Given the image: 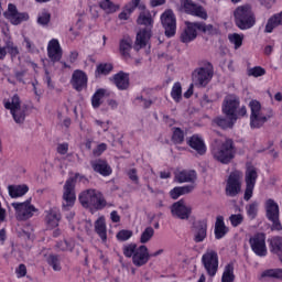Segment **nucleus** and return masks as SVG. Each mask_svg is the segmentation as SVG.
Masks as SVG:
<instances>
[{
	"label": "nucleus",
	"mask_w": 282,
	"mask_h": 282,
	"mask_svg": "<svg viewBox=\"0 0 282 282\" xmlns=\"http://www.w3.org/2000/svg\"><path fill=\"white\" fill-rule=\"evenodd\" d=\"M213 64L206 63L204 66L196 68L192 74L193 85L196 87H206L213 80Z\"/></svg>",
	"instance_id": "9"
},
{
	"label": "nucleus",
	"mask_w": 282,
	"mask_h": 282,
	"mask_svg": "<svg viewBox=\"0 0 282 282\" xmlns=\"http://www.w3.org/2000/svg\"><path fill=\"white\" fill-rule=\"evenodd\" d=\"M229 221L234 228L241 226L243 224V215L241 214H232L229 217Z\"/></svg>",
	"instance_id": "50"
},
{
	"label": "nucleus",
	"mask_w": 282,
	"mask_h": 282,
	"mask_svg": "<svg viewBox=\"0 0 282 282\" xmlns=\"http://www.w3.org/2000/svg\"><path fill=\"white\" fill-rule=\"evenodd\" d=\"M70 85L76 91H83V89L87 88V74L80 69L74 70Z\"/></svg>",
	"instance_id": "22"
},
{
	"label": "nucleus",
	"mask_w": 282,
	"mask_h": 282,
	"mask_svg": "<svg viewBox=\"0 0 282 282\" xmlns=\"http://www.w3.org/2000/svg\"><path fill=\"white\" fill-rule=\"evenodd\" d=\"M172 141L174 144H182L184 142V132L180 128H173Z\"/></svg>",
	"instance_id": "48"
},
{
	"label": "nucleus",
	"mask_w": 282,
	"mask_h": 282,
	"mask_svg": "<svg viewBox=\"0 0 282 282\" xmlns=\"http://www.w3.org/2000/svg\"><path fill=\"white\" fill-rule=\"evenodd\" d=\"M137 100H139L140 105H142L144 109H149V107L153 105V101H151V99H144L142 97H138Z\"/></svg>",
	"instance_id": "59"
},
{
	"label": "nucleus",
	"mask_w": 282,
	"mask_h": 282,
	"mask_svg": "<svg viewBox=\"0 0 282 282\" xmlns=\"http://www.w3.org/2000/svg\"><path fill=\"white\" fill-rule=\"evenodd\" d=\"M83 180V177L79 173L75 174V177L68 178L64 184V192L62 197V208L63 210H69V208L74 207V204H76V181Z\"/></svg>",
	"instance_id": "5"
},
{
	"label": "nucleus",
	"mask_w": 282,
	"mask_h": 282,
	"mask_svg": "<svg viewBox=\"0 0 282 282\" xmlns=\"http://www.w3.org/2000/svg\"><path fill=\"white\" fill-rule=\"evenodd\" d=\"M95 123L97 124V127H101L102 131H109V121L102 122L100 120H96Z\"/></svg>",
	"instance_id": "61"
},
{
	"label": "nucleus",
	"mask_w": 282,
	"mask_h": 282,
	"mask_svg": "<svg viewBox=\"0 0 282 282\" xmlns=\"http://www.w3.org/2000/svg\"><path fill=\"white\" fill-rule=\"evenodd\" d=\"M123 254L128 259L132 258V263L137 268H142V265H147L151 256L149 253V248L144 245L138 247L135 243H129L123 246Z\"/></svg>",
	"instance_id": "3"
},
{
	"label": "nucleus",
	"mask_w": 282,
	"mask_h": 282,
	"mask_svg": "<svg viewBox=\"0 0 282 282\" xmlns=\"http://www.w3.org/2000/svg\"><path fill=\"white\" fill-rule=\"evenodd\" d=\"M137 23L139 25H145L147 28L141 30L137 34L135 43H134V50L137 52H140L142 47H147V44L149 43V40L151 39V28H153V18H151V12L143 11L140 13Z\"/></svg>",
	"instance_id": "1"
},
{
	"label": "nucleus",
	"mask_w": 282,
	"mask_h": 282,
	"mask_svg": "<svg viewBox=\"0 0 282 282\" xmlns=\"http://www.w3.org/2000/svg\"><path fill=\"white\" fill-rule=\"evenodd\" d=\"M171 96L175 102H180L182 100V84L175 83L173 85Z\"/></svg>",
	"instance_id": "46"
},
{
	"label": "nucleus",
	"mask_w": 282,
	"mask_h": 282,
	"mask_svg": "<svg viewBox=\"0 0 282 282\" xmlns=\"http://www.w3.org/2000/svg\"><path fill=\"white\" fill-rule=\"evenodd\" d=\"M265 69L260 66H256L248 70V76H253L254 78H259V76H264Z\"/></svg>",
	"instance_id": "53"
},
{
	"label": "nucleus",
	"mask_w": 282,
	"mask_h": 282,
	"mask_svg": "<svg viewBox=\"0 0 282 282\" xmlns=\"http://www.w3.org/2000/svg\"><path fill=\"white\" fill-rule=\"evenodd\" d=\"M235 143L231 139H227L220 147L212 150L213 158L221 164H229L232 158H235Z\"/></svg>",
	"instance_id": "8"
},
{
	"label": "nucleus",
	"mask_w": 282,
	"mask_h": 282,
	"mask_svg": "<svg viewBox=\"0 0 282 282\" xmlns=\"http://www.w3.org/2000/svg\"><path fill=\"white\" fill-rule=\"evenodd\" d=\"M46 261L48 265L54 270V272H61V270H63V267L61 265V257L56 254H50Z\"/></svg>",
	"instance_id": "38"
},
{
	"label": "nucleus",
	"mask_w": 282,
	"mask_h": 282,
	"mask_svg": "<svg viewBox=\"0 0 282 282\" xmlns=\"http://www.w3.org/2000/svg\"><path fill=\"white\" fill-rule=\"evenodd\" d=\"M45 221L48 228H56L58 223L61 221V210L58 208L53 207L46 212Z\"/></svg>",
	"instance_id": "27"
},
{
	"label": "nucleus",
	"mask_w": 282,
	"mask_h": 282,
	"mask_svg": "<svg viewBox=\"0 0 282 282\" xmlns=\"http://www.w3.org/2000/svg\"><path fill=\"white\" fill-rule=\"evenodd\" d=\"M202 263L207 274H209V276H215L219 268V256L217 254V251L207 249L202 257Z\"/></svg>",
	"instance_id": "14"
},
{
	"label": "nucleus",
	"mask_w": 282,
	"mask_h": 282,
	"mask_svg": "<svg viewBox=\"0 0 282 282\" xmlns=\"http://www.w3.org/2000/svg\"><path fill=\"white\" fill-rule=\"evenodd\" d=\"M110 218L113 224H119L120 221V215H118V212L116 210L111 212Z\"/></svg>",
	"instance_id": "64"
},
{
	"label": "nucleus",
	"mask_w": 282,
	"mask_h": 282,
	"mask_svg": "<svg viewBox=\"0 0 282 282\" xmlns=\"http://www.w3.org/2000/svg\"><path fill=\"white\" fill-rule=\"evenodd\" d=\"M269 221L272 223L271 230H276L278 232H281L282 225H281V220L279 219V216L274 218H269Z\"/></svg>",
	"instance_id": "55"
},
{
	"label": "nucleus",
	"mask_w": 282,
	"mask_h": 282,
	"mask_svg": "<svg viewBox=\"0 0 282 282\" xmlns=\"http://www.w3.org/2000/svg\"><path fill=\"white\" fill-rule=\"evenodd\" d=\"M234 19L239 30H251L257 25V15L250 4L239 6L234 11Z\"/></svg>",
	"instance_id": "2"
},
{
	"label": "nucleus",
	"mask_w": 282,
	"mask_h": 282,
	"mask_svg": "<svg viewBox=\"0 0 282 282\" xmlns=\"http://www.w3.org/2000/svg\"><path fill=\"white\" fill-rule=\"evenodd\" d=\"M131 45H133V41L130 37H126L120 42V53L124 58H129V52H131Z\"/></svg>",
	"instance_id": "39"
},
{
	"label": "nucleus",
	"mask_w": 282,
	"mask_h": 282,
	"mask_svg": "<svg viewBox=\"0 0 282 282\" xmlns=\"http://www.w3.org/2000/svg\"><path fill=\"white\" fill-rule=\"evenodd\" d=\"M129 17H131V13H129L127 9H123V11L119 13L120 21H128Z\"/></svg>",
	"instance_id": "63"
},
{
	"label": "nucleus",
	"mask_w": 282,
	"mask_h": 282,
	"mask_svg": "<svg viewBox=\"0 0 282 282\" xmlns=\"http://www.w3.org/2000/svg\"><path fill=\"white\" fill-rule=\"evenodd\" d=\"M241 180H243V173L240 171H234L229 174L225 187L227 197H237L241 193Z\"/></svg>",
	"instance_id": "12"
},
{
	"label": "nucleus",
	"mask_w": 282,
	"mask_h": 282,
	"mask_svg": "<svg viewBox=\"0 0 282 282\" xmlns=\"http://www.w3.org/2000/svg\"><path fill=\"white\" fill-rule=\"evenodd\" d=\"M235 122H237V119L234 117H217L214 119V123L220 127V129H232Z\"/></svg>",
	"instance_id": "35"
},
{
	"label": "nucleus",
	"mask_w": 282,
	"mask_h": 282,
	"mask_svg": "<svg viewBox=\"0 0 282 282\" xmlns=\"http://www.w3.org/2000/svg\"><path fill=\"white\" fill-rule=\"evenodd\" d=\"M8 191L10 197H12V199H17L18 197H23V195H25L30 188L28 185H9Z\"/></svg>",
	"instance_id": "33"
},
{
	"label": "nucleus",
	"mask_w": 282,
	"mask_h": 282,
	"mask_svg": "<svg viewBox=\"0 0 282 282\" xmlns=\"http://www.w3.org/2000/svg\"><path fill=\"white\" fill-rule=\"evenodd\" d=\"M185 29L181 33L182 43H191L197 39V30L200 32H213V25L202 22H185Z\"/></svg>",
	"instance_id": "7"
},
{
	"label": "nucleus",
	"mask_w": 282,
	"mask_h": 282,
	"mask_svg": "<svg viewBox=\"0 0 282 282\" xmlns=\"http://www.w3.org/2000/svg\"><path fill=\"white\" fill-rule=\"evenodd\" d=\"M153 235H155L153 227H147L141 234L140 243H149L153 239Z\"/></svg>",
	"instance_id": "43"
},
{
	"label": "nucleus",
	"mask_w": 282,
	"mask_h": 282,
	"mask_svg": "<svg viewBox=\"0 0 282 282\" xmlns=\"http://www.w3.org/2000/svg\"><path fill=\"white\" fill-rule=\"evenodd\" d=\"M51 19H52V14H50L47 12V10H43L42 12H40L37 14V23H39V25H43V26L48 25Z\"/></svg>",
	"instance_id": "45"
},
{
	"label": "nucleus",
	"mask_w": 282,
	"mask_h": 282,
	"mask_svg": "<svg viewBox=\"0 0 282 282\" xmlns=\"http://www.w3.org/2000/svg\"><path fill=\"white\" fill-rule=\"evenodd\" d=\"M113 83L118 89L124 91V89H129V75L120 72L113 76Z\"/></svg>",
	"instance_id": "29"
},
{
	"label": "nucleus",
	"mask_w": 282,
	"mask_h": 282,
	"mask_svg": "<svg viewBox=\"0 0 282 282\" xmlns=\"http://www.w3.org/2000/svg\"><path fill=\"white\" fill-rule=\"evenodd\" d=\"M228 39L230 41V43H232V45H235V50H239V47H241V45H243V36L234 33V34H229Z\"/></svg>",
	"instance_id": "47"
},
{
	"label": "nucleus",
	"mask_w": 282,
	"mask_h": 282,
	"mask_svg": "<svg viewBox=\"0 0 282 282\" xmlns=\"http://www.w3.org/2000/svg\"><path fill=\"white\" fill-rule=\"evenodd\" d=\"M79 202L84 208H96L100 210L105 208L106 202L102 193L96 189H87L79 195Z\"/></svg>",
	"instance_id": "6"
},
{
	"label": "nucleus",
	"mask_w": 282,
	"mask_h": 282,
	"mask_svg": "<svg viewBox=\"0 0 282 282\" xmlns=\"http://www.w3.org/2000/svg\"><path fill=\"white\" fill-rule=\"evenodd\" d=\"M259 178V170L253 165H248L245 173L246 191L243 199L250 202L252 199V193H254V186L257 185V180Z\"/></svg>",
	"instance_id": "11"
},
{
	"label": "nucleus",
	"mask_w": 282,
	"mask_h": 282,
	"mask_svg": "<svg viewBox=\"0 0 282 282\" xmlns=\"http://www.w3.org/2000/svg\"><path fill=\"white\" fill-rule=\"evenodd\" d=\"M247 215L249 219H257V215L259 213V203L253 202L246 207Z\"/></svg>",
	"instance_id": "44"
},
{
	"label": "nucleus",
	"mask_w": 282,
	"mask_h": 282,
	"mask_svg": "<svg viewBox=\"0 0 282 282\" xmlns=\"http://www.w3.org/2000/svg\"><path fill=\"white\" fill-rule=\"evenodd\" d=\"M221 282H235V264L234 263L226 264L223 272Z\"/></svg>",
	"instance_id": "37"
},
{
	"label": "nucleus",
	"mask_w": 282,
	"mask_h": 282,
	"mask_svg": "<svg viewBox=\"0 0 282 282\" xmlns=\"http://www.w3.org/2000/svg\"><path fill=\"white\" fill-rule=\"evenodd\" d=\"M195 243H202L208 237V221L197 220L192 227Z\"/></svg>",
	"instance_id": "19"
},
{
	"label": "nucleus",
	"mask_w": 282,
	"mask_h": 282,
	"mask_svg": "<svg viewBox=\"0 0 282 282\" xmlns=\"http://www.w3.org/2000/svg\"><path fill=\"white\" fill-rule=\"evenodd\" d=\"M161 23L167 39L175 36V33L177 32V19L175 18L173 10L167 9L161 14Z\"/></svg>",
	"instance_id": "13"
},
{
	"label": "nucleus",
	"mask_w": 282,
	"mask_h": 282,
	"mask_svg": "<svg viewBox=\"0 0 282 282\" xmlns=\"http://www.w3.org/2000/svg\"><path fill=\"white\" fill-rule=\"evenodd\" d=\"M91 167L94 169L95 173H99V175H102L104 177H108V175H111V166H109V163L105 160H96L91 162Z\"/></svg>",
	"instance_id": "25"
},
{
	"label": "nucleus",
	"mask_w": 282,
	"mask_h": 282,
	"mask_svg": "<svg viewBox=\"0 0 282 282\" xmlns=\"http://www.w3.org/2000/svg\"><path fill=\"white\" fill-rule=\"evenodd\" d=\"M11 206L15 210V217L19 221H28L31 217H34V213H36V207L30 203V200H25L23 203H12Z\"/></svg>",
	"instance_id": "15"
},
{
	"label": "nucleus",
	"mask_w": 282,
	"mask_h": 282,
	"mask_svg": "<svg viewBox=\"0 0 282 282\" xmlns=\"http://www.w3.org/2000/svg\"><path fill=\"white\" fill-rule=\"evenodd\" d=\"M105 94H107L106 89L99 88L91 98V105L94 109H98L100 107L102 98H105Z\"/></svg>",
	"instance_id": "42"
},
{
	"label": "nucleus",
	"mask_w": 282,
	"mask_h": 282,
	"mask_svg": "<svg viewBox=\"0 0 282 282\" xmlns=\"http://www.w3.org/2000/svg\"><path fill=\"white\" fill-rule=\"evenodd\" d=\"M69 150V145L67 143H62L57 147V152L61 155H65L67 153V151Z\"/></svg>",
	"instance_id": "60"
},
{
	"label": "nucleus",
	"mask_w": 282,
	"mask_h": 282,
	"mask_svg": "<svg viewBox=\"0 0 282 282\" xmlns=\"http://www.w3.org/2000/svg\"><path fill=\"white\" fill-rule=\"evenodd\" d=\"M182 6L186 14H192V17H198V19H208V13L204 7L195 4L193 0H183Z\"/></svg>",
	"instance_id": "21"
},
{
	"label": "nucleus",
	"mask_w": 282,
	"mask_h": 282,
	"mask_svg": "<svg viewBox=\"0 0 282 282\" xmlns=\"http://www.w3.org/2000/svg\"><path fill=\"white\" fill-rule=\"evenodd\" d=\"M251 250L257 257H265L268 254V247L265 246V235L256 234L249 239Z\"/></svg>",
	"instance_id": "17"
},
{
	"label": "nucleus",
	"mask_w": 282,
	"mask_h": 282,
	"mask_svg": "<svg viewBox=\"0 0 282 282\" xmlns=\"http://www.w3.org/2000/svg\"><path fill=\"white\" fill-rule=\"evenodd\" d=\"M19 279L25 276V274H28V268L25 267V264H20L18 267V269L15 270Z\"/></svg>",
	"instance_id": "58"
},
{
	"label": "nucleus",
	"mask_w": 282,
	"mask_h": 282,
	"mask_svg": "<svg viewBox=\"0 0 282 282\" xmlns=\"http://www.w3.org/2000/svg\"><path fill=\"white\" fill-rule=\"evenodd\" d=\"M3 17L7 18L12 25H20V23H23V21H28L30 19L28 13L19 12L17 6L12 3L8 6V10L3 13Z\"/></svg>",
	"instance_id": "18"
},
{
	"label": "nucleus",
	"mask_w": 282,
	"mask_h": 282,
	"mask_svg": "<svg viewBox=\"0 0 282 282\" xmlns=\"http://www.w3.org/2000/svg\"><path fill=\"white\" fill-rule=\"evenodd\" d=\"M249 108L251 111L250 115V127L251 129H261V127L270 120L274 116V111L269 109L265 113L263 109H261V102L257 100H251L249 102Z\"/></svg>",
	"instance_id": "4"
},
{
	"label": "nucleus",
	"mask_w": 282,
	"mask_h": 282,
	"mask_svg": "<svg viewBox=\"0 0 282 282\" xmlns=\"http://www.w3.org/2000/svg\"><path fill=\"white\" fill-rule=\"evenodd\" d=\"M112 69H113V65H111V64H108V63L99 64L97 66L95 76H96V78H98L100 76H107V75L111 74Z\"/></svg>",
	"instance_id": "41"
},
{
	"label": "nucleus",
	"mask_w": 282,
	"mask_h": 282,
	"mask_svg": "<svg viewBox=\"0 0 282 282\" xmlns=\"http://www.w3.org/2000/svg\"><path fill=\"white\" fill-rule=\"evenodd\" d=\"M191 213H193V208L186 205L184 199H181L171 206L172 217H177V219H188Z\"/></svg>",
	"instance_id": "20"
},
{
	"label": "nucleus",
	"mask_w": 282,
	"mask_h": 282,
	"mask_svg": "<svg viewBox=\"0 0 282 282\" xmlns=\"http://www.w3.org/2000/svg\"><path fill=\"white\" fill-rule=\"evenodd\" d=\"M187 144L191 149H194L198 155H204L206 153V143H204V139H202L199 134H193L187 139Z\"/></svg>",
	"instance_id": "24"
},
{
	"label": "nucleus",
	"mask_w": 282,
	"mask_h": 282,
	"mask_svg": "<svg viewBox=\"0 0 282 282\" xmlns=\"http://www.w3.org/2000/svg\"><path fill=\"white\" fill-rule=\"evenodd\" d=\"M175 180L178 184L194 183L197 180V173L193 170H183L175 174Z\"/></svg>",
	"instance_id": "26"
},
{
	"label": "nucleus",
	"mask_w": 282,
	"mask_h": 282,
	"mask_svg": "<svg viewBox=\"0 0 282 282\" xmlns=\"http://www.w3.org/2000/svg\"><path fill=\"white\" fill-rule=\"evenodd\" d=\"M240 100L236 95H228L223 101V113L227 118H234L237 120V109H239Z\"/></svg>",
	"instance_id": "16"
},
{
	"label": "nucleus",
	"mask_w": 282,
	"mask_h": 282,
	"mask_svg": "<svg viewBox=\"0 0 282 282\" xmlns=\"http://www.w3.org/2000/svg\"><path fill=\"white\" fill-rule=\"evenodd\" d=\"M56 248L59 249L62 252H67L68 250H74V242L62 240L57 242Z\"/></svg>",
	"instance_id": "51"
},
{
	"label": "nucleus",
	"mask_w": 282,
	"mask_h": 282,
	"mask_svg": "<svg viewBox=\"0 0 282 282\" xmlns=\"http://www.w3.org/2000/svg\"><path fill=\"white\" fill-rule=\"evenodd\" d=\"M195 191V185H185V186H180V187H174L171 192L170 195L172 199H177L181 197V195H188V193H193Z\"/></svg>",
	"instance_id": "34"
},
{
	"label": "nucleus",
	"mask_w": 282,
	"mask_h": 282,
	"mask_svg": "<svg viewBox=\"0 0 282 282\" xmlns=\"http://www.w3.org/2000/svg\"><path fill=\"white\" fill-rule=\"evenodd\" d=\"M95 232L100 237L102 243H107V224L105 218L100 217L95 221Z\"/></svg>",
	"instance_id": "31"
},
{
	"label": "nucleus",
	"mask_w": 282,
	"mask_h": 282,
	"mask_svg": "<svg viewBox=\"0 0 282 282\" xmlns=\"http://www.w3.org/2000/svg\"><path fill=\"white\" fill-rule=\"evenodd\" d=\"M133 237V231L122 229L117 234L118 241H129Z\"/></svg>",
	"instance_id": "52"
},
{
	"label": "nucleus",
	"mask_w": 282,
	"mask_h": 282,
	"mask_svg": "<svg viewBox=\"0 0 282 282\" xmlns=\"http://www.w3.org/2000/svg\"><path fill=\"white\" fill-rule=\"evenodd\" d=\"M140 6V0H131L129 3L124 6L126 12L133 14L135 8Z\"/></svg>",
	"instance_id": "54"
},
{
	"label": "nucleus",
	"mask_w": 282,
	"mask_h": 282,
	"mask_svg": "<svg viewBox=\"0 0 282 282\" xmlns=\"http://www.w3.org/2000/svg\"><path fill=\"white\" fill-rule=\"evenodd\" d=\"M264 208L267 210V219L279 217V204L274 199L269 198L265 200Z\"/></svg>",
	"instance_id": "32"
},
{
	"label": "nucleus",
	"mask_w": 282,
	"mask_h": 282,
	"mask_svg": "<svg viewBox=\"0 0 282 282\" xmlns=\"http://www.w3.org/2000/svg\"><path fill=\"white\" fill-rule=\"evenodd\" d=\"M4 43H6L4 47L6 50H8L11 56H19V47L14 45V42H12L10 37H7V40H4Z\"/></svg>",
	"instance_id": "49"
},
{
	"label": "nucleus",
	"mask_w": 282,
	"mask_h": 282,
	"mask_svg": "<svg viewBox=\"0 0 282 282\" xmlns=\"http://www.w3.org/2000/svg\"><path fill=\"white\" fill-rule=\"evenodd\" d=\"M214 234L216 239H224L228 235V227L224 223V216L216 218Z\"/></svg>",
	"instance_id": "28"
},
{
	"label": "nucleus",
	"mask_w": 282,
	"mask_h": 282,
	"mask_svg": "<svg viewBox=\"0 0 282 282\" xmlns=\"http://www.w3.org/2000/svg\"><path fill=\"white\" fill-rule=\"evenodd\" d=\"M105 151H107V145L105 143H101L99 145H97V148L93 151L94 155H96L97 158L102 155V153H105Z\"/></svg>",
	"instance_id": "57"
},
{
	"label": "nucleus",
	"mask_w": 282,
	"mask_h": 282,
	"mask_svg": "<svg viewBox=\"0 0 282 282\" xmlns=\"http://www.w3.org/2000/svg\"><path fill=\"white\" fill-rule=\"evenodd\" d=\"M127 175H128L129 180H131V182H133V184H140V178L138 177V170L130 169L127 172Z\"/></svg>",
	"instance_id": "56"
},
{
	"label": "nucleus",
	"mask_w": 282,
	"mask_h": 282,
	"mask_svg": "<svg viewBox=\"0 0 282 282\" xmlns=\"http://www.w3.org/2000/svg\"><path fill=\"white\" fill-rule=\"evenodd\" d=\"M47 54L48 58L53 63H58L61 58H63V50L61 48V44L58 43V40H51L47 45Z\"/></svg>",
	"instance_id": "23"
},
{
	"label": "nucleus",
	"mask_w": 282,
	"mask_h": 282,
	"mask_svg": "<svg viewBox=\"0 0 282 282\" xmlns=\"http://www.w3.org/2000/svg\"><path fill=\"white\" fill-rule=\"evenodd\" d=\"M4 107L11 111L12 118L17 124H23L25 122V112L28 108L21 106V99L18 95H14L11 99L4 102Z\"/></svg>",
	"instance_id": "10"
},
{
	"label": "nucleus",
	"mask_w": 282,
	"mask_h": 282,
	"mask_svg": "<svg viewBox=\"0 0 282 282\" xmlns=\"http://www.w3.org/2000/svg\"><path fill=\"white\" fill-rule=\"evenodd\" d=\"M164 3H166V0H150L151 8H158L164 6Z\"/></svg>",
	"instance_id": "62"
},
{
	"label": "nucleus",
	"mask_w": 282,
	"mask_h": 282,
	"mask_svg": "<svg viewBox=\"0 0 282 282\" xmlns=\"http://www.w3.org/2000/svg\"><path fill=\"white\" fill-rule=\"evenodd\" d=\"M279 25H282V11L280 13H276L269 18L264 32L267 34H272L275 28H279Z\"/></svg>",
	"instance_id": "30"
},
{
	"label": "nucleus",
	"mask_w": 282,
	"mask_h": 282,
	"mask_svg": "<svg viewBox=\"0 0 282 282\" xmlns=\"http://www.w3.org/2000/svg\"><path fill=\"white\" fill-rule=\"evenodd\" d=\"M99 8L105 11L106 14H113L120 10V6L113 3L111 0H100Z\"/></svg>",
	"instance_id": "36"
},
{
	"label": "nucleus",
	"mask_w": 282,
	"mask_h": 282,
	"mask_svg": "<svg viewBox=\"0 0 282 282\" xmlns=\"http://www.w3.org/2000/svg\"><path fill=\"white\" fill-rule=\"evenodd\" d=\"M262 279H278L282 281V269H269L262 272Z\"/></svg>",
	"instance_id": "40"
}]
</instances>
